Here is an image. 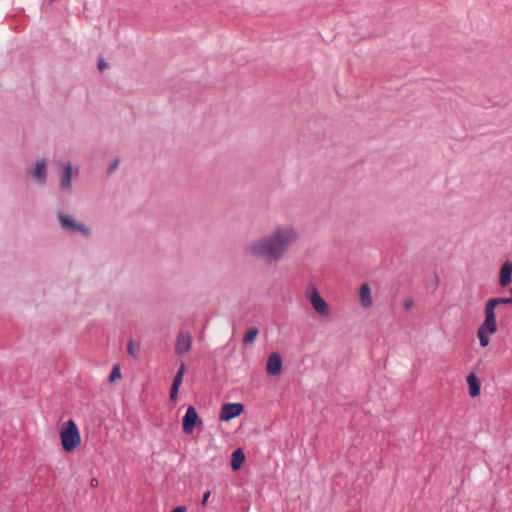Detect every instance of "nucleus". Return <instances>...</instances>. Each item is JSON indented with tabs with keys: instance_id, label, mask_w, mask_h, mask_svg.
Returning a JSON list of instances; mask_svg holds the SVG:
<instances>
[{
	"instance_id": "nucleus-8",
	"label": "nucleus",
	"mask_w": 512,
	"mask_h": 512,
	"mask_svg": "<svg viewBox=\"0 0 512 512\" xmlns=\"http://www.w3.org/2000/svg\"><path fill=\"white\" fill-rule=\"evenodd\" d=\"M192 338L188 331H181L176 338L175 353L182 355L191 349Z\"/></svg>"
},
{
	"instance_id": "nucleus-7",
	"label": "nucleus",
	"mask_w": 512,
	"mask_h": 512,
	"mask_svg": "<svg viewBox=\"0 0 512 512\" xmlns=\"http://www.w3.org/2000/svg\"><path fill=\"white\" fill-rule=\"evenodd\" d=\"M283 367V361L280 354L274 352L271 353L266 363V373L269 376H277L281 373Z\"/></svg>"
},
{
	"instance_id": "nucleus-17",
	"label": "nucleus",
	"mask_w": 512,
	"mask_h": 512,
	"mask_svg": "<svg viewBox=\"0 0 512 512\" xmlns=\"http://www.w3.org/2000/svg\"><path fill=\"white\" fill-rule=\"evenodd\" d=\"M259 334V329L255 326L253 327H250L247 329L243 339H242V342L247 345V344H251L255 341V339L257 338Z\"/></svg>"
},
{
	"instance_id": "nucleus-20",
	"label": "nucleus",
	"mask_w": 512,
	"mask_h": 512,
	"mask_svg": "<svg viewBox=\"0 0 512 512\" xmlns=\"http://www.w3.org/2000/svg\"><path fill=\"white\" fill-rule=\"evenodd\" d=\"M510 297H495L491 298L496 305H509L512 304V287L509 289Z\"/></svg>"
},
{
	"instance_id": "nucleus-10",
	"label": "nucleus",
	"mask_w": 512,
	"mask_h": 512,
	"mask_svg": "<svg viewBox=\"0 0 512 512\" xmlns=\"http://www.w3.org/2000/svg\"><path fill=\"white\" fill-rule=\"evenodd\" d=\"M512 282V262L506 260L500 268L499 273V285L501 287H507Z\"/></svg>"
},
{
	"instance_id": "nucleus-23",
	"label": "nucleus",
	"mask_w": 512,
	"mask_h": 512,
	"mask_svg": "<svg viewBox=\"0 0 512 512\" xmlns=\"http://www.w3.org/2000/svg\"><path fill=\"white\" fill-rule=\"evenodd\" d=\"M210 495H211V492H210L209 490H208V491H206V492L203 494V498H202V501H201V504H202L203 506H204V505H206V503H207V501H208V499H209Z\"/></svg>"
},
{
	"instance_id": "nucleus-29",
	"label": "nucleus",
	"mask_w": 512,
	"mask_h": 512,
	"mask_svg": "<svg viewBox=\"0 0 512 512\" xmlns=\"http://www.w3.org/2000/svg\"><path fill=\"white\" fill-rule=\"evenodd\" d=\"M92 485H93V486H97V485H98V480L93 479V480H92Z\"/></svg>"
},
{
	"instance_id": "nucleus-5",
	"label": "nucleus",
	"mask_w": 512,
	"mask_h": 512,
	"mask_svg": "<svg viewBox=\"0 0 512 512\" xmlns=\"http://www.w3.org/2000/svg\"><path fill=\"white\" fill-rule=\"evenodd\" d=\"M200 424H202V420L199 417L196 409L193 406H189L182 419L183 432L185 434H191L196 428V426Z\"/></svg>"
},
{
	"instance_id": "nucleus-13",
	"label": "nucleus",
	"mask_w": 512,
	"mask_h": 512,
	"mask_svg": "<svg viewBox=\"0 0 512 512\" xmlns=\"http://www.w3.org/2000/svg\"><path fill=\"white\" fill-rule=\"evenodd\" d=\"M466 381H467L468 388H469V395L472 398L477 397L480 394L481 382L478 379V377L476 376V374L473 372L468 374Z\"/></svg>"
},
{
	"instance_id": "nucleus-26",
	"label": "nucleus",
	"mask_w": 512,
	"mask_h": 512,
	"mask_svg": "<svg viewBox=\"0 0 512 512\" xmlns=\"http://www.w3.org/2000/svg\"><path fill=\"white\" fill-rule=\"evenodd\" d=\"M106 66H107V64L104 62V60L100 59L99 63H98L99 70L102 71Z\"/></svg>"
},
{
	"instance_id": "nucleus-14",
	"label": "nucleus",
	"mask_w": 512,
	"mask_h": 512,
	"mask_svg": "<svg viewBox=\"0 0 512 512\" xmlns=\"http://www.w3.org/2000/svg\"><path fill=\"white\" fill-rule=\"evenodd\" d=\"M71 177H72V166L71 164H65L60 180V187L64 190L71 189Z\"/></svg>"
},
{
	"instance_id": "nucleus-21",
	"label": "nucleus",
	"mask_w": 512,
	"mask_h": 512,
	"mask_svg": "<svg viewBox=\"0 0 512 512\" xmlns=\"http://www.w3.org/2000/svg\"><path fill=\"white\" fill-rule=\"evenodd\" d=\"M179 388L180 387H178V386L171 385V388H170V400L172 402H176V400L178 398Z\"/></svg>"
},
{
	"instance_id": "nucleus-12",
	"label": "nucleus",
	"mask_w": 512,
	"mask_h": 512,
	"mask_svg": "<svg viewBox=\"0 0 512 512\" xmlns=\"http://www.w3.org/2000/svg\"><path fill=\"white\" fill-rule=\"evenodd\" d=\"M359 299L362 307L369 308L372 306L373 301L371 296V288L368 283L361 284L359 290Z\"/></svg>"
},
{
	"instance_id": "nucleus-4",
	"label": "nucleus",
	"mask_w": 512,
	"mask_h": 512,
	"mask_svg": "<svg viewBox=\"0 0 512 512\" xmlns=\"http://www.w3.org/2000/svg\"><path fill=\"white\" fill-rule=\"evenodd\" d=\"M497 307L496 303L490 298L485 304V319L480 327H484L488 332H496L497 331V321L495 308Z\"/></svg>"
},
{
	"instance_id": "nucleus-11",
	"label": "nucleus",
	"mask_w": 512,
	"mask_h": 512,
	"mask_svg": "<svg viewBox=\"0 0 512 512\" xmlns=\"http://www.w3.org/2000/svg\"><path fill=\"white\" fill-rule=\"evenodd\" d=\"M31 176L39 183L44 184L46 180V162L44 159L36 162L35 168L31 171Z\"/></svg>"
},
{
	"instance_id": "nucleus-18",
	"label": "nucleus",
	"mask_w": 512,
	"mask_h": 512,
	"mask_svg": "<svg viewBox=\"0 0 512 512\" xmlns=\"http://www.w3.org/2000/svg\"><path fill=\"white\" fill-rule=\"evenodd\" d=\"M185 369H186V366H185V363L184 362H181L175 376H174V379H173V382H172V385L174 386H178L180 387L182 382H183V377H184V374H185Z\"/></svg>"
},
{
	"instance_id": "nucleus-15",
	"label": "nucleus",
	"mask_w": 512,
	"mask_h": 512,
	"mask_svg": "<svg viewBox=\"0 0 512 512\" xmlns=\"http://www.w3.org/2000/svg\"><path fill=\"white\" fill-rule=\"evenodd\" d=\"M245 461V455L241 448L236 449L233 451L231 456V467L233 471H238L243 466V463Z\"/></svg>"
},
{
	"instance_id": "nucleus-22",
	"label": "nucleus",
	"mask_w": 512,
	"mask_h": 512,
	"mask_svg": "<svg viewBox=\"0 0 512 512\" xmlns=\"http://www.w3.org/2000/svg\"><path fill=\"white\" fill-rule=\"evenodd\" d=\"M118 165H119V160H118V159L114 160V161L110 164L109 169H108V172H109V173H112L113 171H115V170L118 168Z\"/></svg>"
},
{
	"instance_id": "nucleus-28",
	"label": "nucleus",
	"mask_w": 512,
	"mask_h": 512,
	"mask_svg": "<svg viewBox=\"0 0 512 512\" xmlns=\"http://www.w3.org/2000/svg\"><path fill=\"white\" fill-rule=\"evenodd\" d=\"M129 351H130V356H133L134 353H133V340H130V348H129Z\"/></svg>"
},
{
	"instance_id": "nucleus-19",
	"label": "nucleus",
	"mask_w": 512,
	"mask_h": 512,
	"mask_svg": "<svg viewBox=\"0 0 512 512\" xmlns=\"http://www.w3.org/2000/svg\"><path fill=\"white\" fill-rule=\"evenodd\" d=\"M122 378L121 369L119 365H114L113 369L109 375V382L115 383L117 380Z\"/></svg>"
},
{
	"instance_id": "nucleus-2",
	"label": "nucleus",
	"mask_w": 512,
	"mask_h": 512,
	"mask_svg": "<svg viewBox=\"0 0 512 512\" xmlns=\"http://www.w3.org/2000/svg\"><path fill=\"white\" fill-rule=\"evenodd\" d=\"M59 438L62 450L71 453L81 446L82 438L77 424L70 419L61 424L59 429Z\"/></svg>"
},
{
	"instance_id": "nucleus-1",
	"label": "nucleus",
	"mask_w": 512,
	"mask_h": 512,
	"mask_svg": "<svg viewBox=\"0 0 512 512\" xmlns=\"http://www.w3.org/2000/svg\"><path fill=\"white\" fill-rule=\"evenodd\" d=\"M298 238L297 232L286 226L277 227L273 232L246 245V252L267 265L281 261Z\"/></svg>"
},
{
	"instance_id": "nucleus-16",
	"label": "nucleus",
	"mask_w": 512,
	"mask_h": 512,
	"mask_svg": "<svg viewBox=\"0 0 512 512\" xmlns=\"http://www.w3.org/2000/svg\"><path fill=\"white\" fill-rule=\"evenodd\" d=\"M494 333L495 332H488L484 327L479 326L477 331V337L479 339L480 346L483 348L487 347L490 343L489 335Z\"/></svg>"
},
{
	"instance_id": "nucleus-25",
	"label": "nucleus",
	"mask_w": 512,
	"mask_h": 512,
	"mask_svg": "<svg viewBox=\"0 0 512 512\" xmlns=\"http://www.w3.org/2000/svg\"><path fill=\"white\" fill-rule=\"evenodd\" d=\"M186 507L183 505L175 507L171 512H186Z\"/></svg>"
},
{
	"instance_id": "nucleus-24",
	"label": "nucleus",
	"mask_w": 512,
	"mask_h": 512,
	"mask_svg": "<svg viewBox=\"0 0 512 512\" xmlns=\"http://www.w3.org/2000/svg\"><path fill=\"white\" fill-rule=\"evenodd\" d=\"M413 306V300L412 299H406L404 302V308L406 310L410 309Z\"/></svg>"
},
{
	"instance_id": "nucleus-27",
	"label": "nucleus",
	"mask_w": 512,
	"mask_h": 512,
	"mask_svg": "<svg viewBox=\"0 0 512 512\" xmlns=\"http://www.w3.org/2000/svg\"><path fill=\"white\" fill-rule=\"evenodd\" d=\"M439 283H440V279H439V277L436 275V276H435V281H434V284H433L434 289H436V288L438 287Z\"/></svg>"
},
{
	"instance_id": "nucleus-3",
	"label": "nucleus",
	"mask_w": 512,
	"mask_h": 512,
	"mask_svg": "<svg viewBox=\"0 0 512 512\" xmlns=\"http://www.w3.org/2000/svg\"><path fill=\"white\" fill-rule=\"evenodd\" d=\"M307 297L313 307V309L322 316H327L330 313L327 302L321 297L317 288L310 284L306 291Z\"/></svg>"
},
{
	"instance_id": "nucleus-9",
	"label": "nucleus",
	"mask_w": 512,
	"mask_h": 512,
	"mask_svg": "<svg viewBox=\"0 0 512 512\" xmlns=\"http://www.w3.org/2000/svg\"><path fill=\"white\" fill-rule=\"evenodd\" d=\"M59 221L61 223V226L65 229H69L72 231H80L85 235L89 234V229L85 227L83 224L76 222L71 216L59 215Z\"/></svg>"
},
{
	"instance_id": "nucleus-6",
	"label": "nucleus",
	"mask_w": 512,
	"mask_h": 512,
	"mask_svg": "<svg viewBox=\"0 0 512 512\" xmlns=\"http://www.w3.org/2000/svg\"><path fill=\"white\" fill-rule=\"evenodd\" d=\"M244 408L242 403H225L221 407L219 418L221 421H230L240 416Z\"/></svg>"
}]
</instances>
